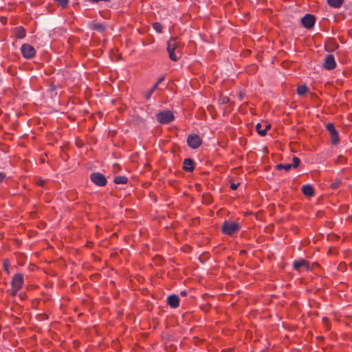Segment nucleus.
<instances>
[{
	"label": "nucleus",
	"mask_w": 352,
	"mask_h": 352,
	"mask_svg": "<svg viewBox=\"0 0 352 352\" xmlns=\"http://www.w3.org/2000/svg\"><path fill=\"white\" fill-rule=\"evenodd\" d=\"M179 46V43L175 38H170L167 42V51L169 58L173 61H177L179 58L175 53V51L177 50Z\"/></svg>",
	"instance_id": "obj_1"
},
{
	"label": "nucleus",
	"mask_w": 352,
	"mask_h": 352,
	"mask_svg": "<svg viewBox=\"0 0 352 352\" xmlns=\"http://www.w3.org/2000/svg\"><path fill=\"white\" fill-rule=\"evenodd\" d=\"M240 229L238 223L230 221H226L222 225V231L224 234L232 236Z\"/></svg>",
	"instance_id": "obj_2"
},
{
	"label": "nucleus",
	"mask_w": 352,
	"mask_h": 352,
	"mask_svg": "<svg viewBox=\"0 0 352 352\" xmlns=\"http://www.w3.org/2000/svg\"><path fill=\"white\" fill-rule=\"evenodd\" d=\"M23 284V276L22 274H15L12 279V294L15 296Z\"/></svg>",
	"instance_id": "obj_3"
},
{
	"label": "nucleus",
	"mask_w": 352,
	"mask_h": 352,
	"mask_svg": "<svg viewBox=\"0 0 352 352\" xmlns=\"http://www.w3.org/2000/svg\"><path fill=\"white\" fill-rule=\"evenodd\" d=\"M174 119V116L170 111L159 112L157 114V120L161 124H168Z\"/></svg>",
	"instance_id": "obj_4"
},
{
	"label": "nucleus",
	"mask_w": 352,
	"mask_h": 352,
	"mask_svg": "<svg viewBox=\"0 0 352 352\" xmlns=\"http://www.w3.org/2000/svg\"><path fill=\"white\" fill-rule=\"evenodd\" d=\"M91 181L98 186H104L107 184V179L104 175L99 172H95L90 175Z\"/></svg>",
	"instance_id": "obj_5"
},
{
	"label": "nucleus",
	"mask_w": 352,
	"mask_h": 352,
	"mask_svg": "<svg viewBox=\"0 0 352 352\" xmlns=\"http://www.w3.org/2000/svg\"><path fill=\"white\" fill-rule=\"evenodd\" d=\"M22 55L25 58H31L35 54V49L29 44H23L21 47Z\"/></svg>",
	"instance_id": "obj_6"
},
{
	"label": "nucleus",
	"mask_w": 352,
	"mask_h": 352,
	"mask_svg": "<svg viewBox=\"0 0 352 352\" xmlns=\"http://www.w3.org/2000/svg\"><path fill=\"white\" fill-rule=\"evenodd\" d=\"M326 129L331 136V143L334 145L338 144L339 142V136L333 124L328 123L326 126Z\"/></svg>",
	"instance_id": "obj_7"
},
{
	"label": "nucleus",
	"mask_w": 352,
	"mask_h": 352,
	"mask_svg": "<svg viewBox=\"0 0 352 352\" xmlns=\"http://www.w3.org/2000/svg\"><path fill=\"white\" fill-rule=\"evenodd\" d=\"M187 143L190 148L195 149L201 145V139L198 135H190L187 138Z\"/></svg>",
	"instance_id": "obj_8"
},
{
	"label": "nucleus",
	"mask_w": 352,
	"mask_h": 352,
	"mask_svg": "<svg viewBox=\"0 0 352 352\" xmlns=\"http://www.w3.org/2000/svg\"><path fill=\"white\" fill-rule=\"evenodd\" d=\"M315 21H316L315 16L310 14H305L301 19V23H302V25L307 29L311 28L314 25Z\"/></svg>",
	"instance_id": "obj_9"
},
{
	"label": "nucleus",
	"mask_w": 352,
	"mask_h": 352,
	"mask_svg": "<svg viewBox=\"0 0 352 352\" xmlns=\"http://www.w3.org/2000/svg\"><path fill=\"white\" fill-rule=\"evenodd\" d=\"M323 67L327 70H331L336 67V62L333 55L328 54L323 63Z\"/></svg>",
	"instance_id": "obj_10"
},
{
	"label": "nucleus",
	"mask_w": 352,
	"mask_h": 352,
	"mask_svg": "<svg viewBox=\"0 0 352 352\" xmlns=\"http://www.w3.org/2000/svg\"><path fill=\"white\" fill-rule=\"evenodd\" d=\"M167 302L172 308H177L179 306V298L177 295L171 294L167 298Z\"/></svg>",
	"instance_id": "obj_11"
},
{
	"label": "nucleus",
	"mask_w": 352,
	"mask_h": 352,
	"mask_svg": "<svg viewBox=\"0 0 352 352\" xmlns=\"http://www.w3.org/2000/svg\"><path fill=\"white\" fill-rule=\"evenodd\" d=\"M183 168L187 172H192L194 170V162L190 158L184 160Z\"/></svg>",
	"instance_id": "obj_12"
},
{
	"label": "nucleus",
	"mask_w": 352,
	"mask_h": 352,
	"mask_svg": "<svg viewBox=\"0 0 352 352\" xmlns=\"http://www.w3.org/2000/svg\"><path fill=\"white\" fill-rule=\"evenodd\" d=\"M270 128V125L265 124L264 126L261 123H258L256 125V129L259 135L264 136L266 134L267 131Z\"/></svg>",
	"instance_id": "obj_13"
},
{
	"label": "nucleus",
	"mask_w": 352,
	"mask_h": 352,
	"mask_svg": "<svg viewBox=\"0 0 352 352\" xmlns=\"http://www.w3.org/2000/svg\"><path fill=\"white\" fill-rule=\"evenodd\" d=\"M302 191L306 196L311 197L314 195V188L309 184L304 185L302 187Z\"/></svg>",
	"instance_id": "obj_14"
},
{
	"label": "nucleus",
	"mask_w": 352,
	"mask_h": 352,
	"mask_svg": "<svg viewBox=\"0 0 352 352\" xmlns=\"http://www.w3.org/2000/svg\"><path fill=\"white\" fill-rule=\"evenodd\" d=\"M14 34L18 38H23L25 36V30L22 26H19L14 29Z\"/></svg>",
	"instance_id": "obj_15"
},
{
	"label": "nucleus",
	"mask_w": 352,
	"mask_h": 352,
	"mask_svg": "<svg viewBox=\"0 0 352 352\" xmlns=\"http://www.w3.org/2000/svg\"><path fill=\"white\" fill-rule=\"evenodd\" d=\"M295 270H298L301 267L306 266L308 268L307 262L301 259L300 261H296L293 263Z\"/></svg>",
	"instance_id": "obj_16"
},
{
	"label": "nucleus",
	"mask_w": 352,
	"mask_h": 352,
	"mask_svg": "<svg viewBox=\"0 0 352 352\" xmlns=\"http://www.w3.org/2000/svg\"><path fill=\"white\" fill-rule=\"evenodd\" d=\"M344 0H327V3L329 5L334 8H340Z\"/></svg>",
	"instance_id": "obj_17"
},
{
	"label": "nucleus",
	"mask_w": 352,
	"mask_h": 352,
	"mask_svg": "<svg viewBox=\"0 0 352 352\" xmlns=\"http://www.w3.org/2000/svg\"><path fill=\"white\" fill-rule=\"evenodd\" d=\"M128 179L125 176H116L114 178V182L117 184H126Z\"/></svg>",
	"instance_id": "obj_18"
},
{
	"label": "nucleus",
	"mask_w": 352,
	"mask_h": 352,
	"mask_svg": "<svg viewBox=\"0 0 352 352\" xmlns=\"http://www.w3.org/2000/svg\"><path fill=\"white\" fill-rule=\"evenodd\" d=\"M328 51H333L338 48V45L333 40L329 41L328 43Z\"/></svg>",
	"instance_id": "obj_19"
},
{
	"label": "nucleus",
	"mask_w": 352,
	"mask_h": 352,
	"mask_svg": "<svg viewBox=\"0 0 352 352\" xmlns=\"http://www.w3.org/2000/svg\"><path fill=\"white\" fill-rule=\"evenodd\" d=\"M292 168V166L291 164H279L276 165V168L278 170L284 169L286 171H288Z\"/></svg>",
	"instance_id": "obj_20"
},
{
	"label": "nucleus",
	"mask_w": 352,
	"mask_h": 352,
	"mask_svg": "<svg viewBox=\"0 0 352 352\" xmlns=\"http://www.w3.org/2000/svg\"><path fill=\"white\" fill-rule=\"evenodd\" d=\"M307 91V87L305 85H300L297 88V93L300 96L304 95Z\"/></svg>",
	"instance_id": "obj_21"
},
{
	"label": "nucleus",
	"mask_w": 352,
	"mask_h": 352,
	"mask_svg": "<svg viewBox=\"0 0 352 352\" xmlns=\"http://www.w3.org/2000/svg\"><path fill=\"white\" fill-rule=\"evenodd\" d=\"M93 29L100 32H102L105 30V28L102 23H96L93 25Z\"/></svg>",
	"instance_id": "obj_22"
},
{
	"label": "nucleus",
	"mask_w": 352,
	"mask_h": 352,
	"mask_svg": "<svg viewBox=\"0 0 352 352\" xmlns=\"http://www.w3.org/2000/svg\"><path fill=\"white\" fill-rule=\"evenodd\" d=\"M157 85H154L153 87L145 94V98L148 100L149 99L153 92L157 89Z\"/></svg>",
	"instance_id": "obj_23"
},
{
	"label": "nucleus",
	"mask_w": 352,
	"mask_h": 352,
	"mask_svg": "<svg viewBox=\"0 0 352 352\" xmlns=\"http://www.w3.org/2000/svg\"><path fill=\"white\" fill-rule=\"evenodd\" d=\"M292 161H293V162H292V164H291V165H292V168H297L300 163V159L296 157H294Z\"/></svg>",
	"instance_id": "obj_24"
},
{
	"label": "nucleus",
	"mask_w": 352,
	"mask_h": 352,
	"mask_svg": "<svg viewBox=\"0 0 352 352\" xmlns=\"http://www.w3.org/2000/svg\"><path fill=\"white\" fill-rule=\"evenodd\" d=\"M56 2L58 3L62 8L67 7L68 4V0H54Z\"/></svg>",
	"instance_id": "obj_25"
},
{
	"label": "nucleus",
	"mask_w": 352,
	"mask_h": 352,
	"mask_svg": "<svg viewBox=\"0 0 352 352\" xmlns=\"http://www.w3.org/2000/svg\"><path fill=\"white\" fill-rule=\"evenodd\" d=\"M153 28L156 30L157 32H161L162 30V25L160 23H153Z\"/></svg>",
	"instance_id": "obj_26"
},
{
	"label": "nucleus",
	"mask_w": 352,
	"mask_h": 352,
	"mask_svg": "<svg viewBox=\"0 0 352 352\" xmlns=\"http://www.w3.org/2000/svg\"><path fill=\"white\" fill-rule=\"evenodd\" d=\"M340 184H341V180L340 179H336V182H333L331 184V188L336 189V188L339 187Z\"/></svg>",
	"instance_id": "obj_27"
},
{
	"label": "nucleus",
	"mask_w": 352,
	"mask_h": 352,
	"mask_svg": "<svg viewBox=\"0 0 352 352\" xmlns=\"http://www.w3.org/2000/svg\"><path fill=\"white\" fill-rule=\"evenodd\" d=\"M3 265L4 270L6 271V272L8 274H9V270H8L9 262H8V260H4Z\"/></svg>",
	"instance_id": "obj_28"
},
{
	"label": "nucleus",
	"mask_w": 352,
	"mask_h": 352,
	"mask_svg": "<svg viewBox=\"0 0 352 352\" xmlns=\"http://www.w3.org/2000/svg\"><path fill=\"white\" fill-rule=\"evenodd\" d=\"M239 186V184L232 183L231 185H230V188L232 190H236V189H237Z\"/></svg>",
	"instance_id": "obj_29"
},
{
	"label": "nucleus",
	"mask_w": 352,
	"mask_h": 352,
	"mask_svg": "<svg viewBox=\"0 0 352 352\" xmlns=\"http://www.w3.org/2000/svg\"><path fill=\"white\" fill-rule=\"evenodd\" d=\"M164 80V77H162L158 79V80L157 81V82L155 84V85H157V87L159 86V85L163 82Z\"/></svg>",
	"instance_id": "obj_30"
},
{
	"label": "nucleus",
	"mask_w": 352,
	"mask_h": 352,
	"mask_svg": "<svg viewBox=\"0 0 352 352\" xmlns=\"http://www.w3.org/2000/svg\"><path fill=\"white\" fill-rule=\"evenodd\" d=\"M229 102V98L227 97H224L222 98V102L223 103H227Z\"/></svg>",
	"instance_id": "obj_31"
},
{
	"label": "nucleus",
	"mask_w": 352,
	"mask_h": 352,
	"mask_svg": "<svg viewBox=\"0 0 352 352\" xmlns=\"http://www.w3.org/2000/svg\"><path fill=\"white\" fill-rule=\"evenodd\" d=\"M5 175L2 173H0V182H1L5 179Z\"/></svg>",
	"instance_id": "obj_32"
},
{
	"label": "nucleus",
	"mask_w": 352,
	"mask_h": 352,
	"mask_svg": "<svg viewBox=\"0 0 352 352\" xmlns=\"http://www.w3.org/2000/svg\"><path fill=\"white\" fill-rule=\"evenodd\" d=\"M186 294H187V293H186V291H182V292H180V294H181L182 296H186Z\"/></svg>",
	"instance_id": "obj_33"
},
{
	"label": "nucleus",
	"mask_w": 352,
	"mask_h": 352,
	"mask_svg": "<svg viewBox=\"0 0 352 352\" xmlns=\"http://www.w3.org/2000/svg\"><path fill=\"white\" fill-rule=\"evenodd\" d=\"M239 96L240 99H242V98H243V94H239Z\"/></svg>",
	"instance_id": "obj_34"
},
{
	"label": "nucleus",
	"mask_w": 352,
	"mask_h": 352,
	"mask_svg": "<svg viewBox=\"0 0 352 352\" xmlns=\"http://www.w3.org/2000/svg\"><path fill=\"white\" fill-rule=\"evenodd\" d=\"M322 320H323V322H327V319L326 318H324Z\"/></svg>",
	"instance_id": "obj_35"
},
{
	"label": "nucleus",
	"mask_w": 352,
	"mask_h": 352,
	"mask_svg": "<svg viewBox=\"0 0 352 352\" xmlns=\"http://www.w3.org/2000/svg\"><path fill=\"white\" fill-rule=\"evenodd\" d=\"M43 184H44V182H43V181H41V182H40V184H40L41 186H43Z\"/></svg>",
	"instance_id": "obj_36"
}]
</instances>
